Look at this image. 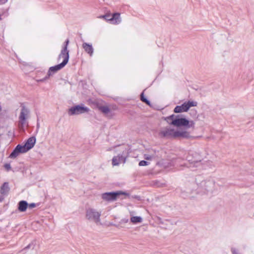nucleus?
Returning <instances> with one entry per match:
<instances>
[{"mask_svg": "<svg viewBox=\"0 0 254 254\" xmlns=\"http://www.w3.org/2000/svg\"><path fill=\"white\" fill-rule=\"evenodd\" d=\"M183 160L186 159L189 163L190 165L188 167H198L201 165V157L200 155L192 151L188 152L182 157Z\"/></svg>", "mask_w": 254, "mask_h": 254, "instance_id": "nucleus-3", "label": "nucleus"}, {"mask_svg": "<svg viewBox=\"0 0 254 254\" xmlns=\"http://www.w3.org/2000/svg\"><path fill=\"white\" fill-rule=\"evenodd\" d=\"M90 109L87 107H86L84 104L75 105L70 108L68 111V114L69 116H73L75 115H80L85 113H88Z\"/></svg>", "mask_w": 254, "mask_h": 254, "instance_id": "nucleus-7", "label": "nucleus"}, {"mask_svg": "<svg viewBox=\"0 0 254 254\" xmlns=\"http://www.w3.org/2000/svg\"><path fill=\"white\" fill-rule=\"evenodd\" d=\"M101 212L93 208H89L86 210V217L89 220L98 223L100 221Z\"/></svg>", "mask_w": 254, "mask_h": 254, "instance_id": "nucleus-11", "label": "nucleus"}, {"mask_svg": "<svg viewBox=\"0 0 254 254\" xmlns=\"http://www.w3.org/2000/svg\"><path fill=\"white\" fill-rule=\"evenodd\" d=\"M7 0H0V5L5 3Z\"/></svg>", "mask_w": 254, "mask_h": 254, "instance_id": "nucleus-31", "label": "nucleus"}, {"mask_svg": "<svg viewBox=\"0 0 254 254\" xmlns=\"http://www.w3.org/2000/svg\"><path fill=\"white\" fill-rule=\"evenodd\" d=\"M179 160H180V158H177V159L173 160V162H174L175 164L178 165V163L179 162Z\"/></svg>", "mask_w": 254, "mask_h": 254, "instance_id": "nucleus-30", "label": "nucleus"}, {"mask_svg": "<svg viewBox=\"0 0 254 254\" xmlns=\"http://www.w3.org/2000/svg\"><path fill=\"white\" fill-rule=\"evenodd\" d=\"M28 203L25 200H21L18 203V209L20 212H24L27 209Z\"/></svg>", "mask_w": 254, "mask_h": 254, "instance_id": "nucleus-18", "label": "nucleus"}, {"mask_svg": "<svg viewBox=\"0 0 254 254\" xmlns=\"http://www.w3.org/2000/svg\"><path fill=\"white\" fill-rule=\"evenodd\" d=\"M170 124L178 127H187L189 128L193 127L194 126L193 121H189L186 118L180 117L179 116H176L175 119Z\"/></svg>", "mask_w": 254, "mask_h": 254, "instance_id": "nucleus-4", "label": "nucleus"}, {"mask_svg": "<svg viewBox=\"0 0 254 254\" xmlns=\"http://www.w3.org/2000/svg\"><path fill=\"white\" fill-rule=\"evenodd\" d=\"M5 196V195H3V194H1L0 193V202H1L3 201V200H4Z\"/></svg>", "mask_w": 254, "mask_h": 254, "instance_id": "nucleus-29", "label": "nucleus"}, {"mask_svg": "<svg viewBox=\"0 0 254 254\" xmlns=\"http://www.w3.org/2000/svg\"><path fill=\"white\" fill-rule=\"evenodd\" d=\"M24 153L25 152L22 149V145L18 144L10 153L9 157L11 159H14L17 157L19 155V154Z\"/></svg>", "mask_w": 254, "mask_h": 254, "instance_id": "nucleus-14", "label": "nucleus"}, {"mask_svg": "<svg viewBox=\"0 0 254 254\" xmlns=\"http://www.w3.org/2000/svg\"><path fill=\"white\" fill-rule=\"evenodd\" d=\"M149 164V163L145 160H142L139 162V166H145L148 165Z\"/></svg>", "mask_w": 254, "mask_h": 254, "instance_id": "nucleus-23", "label": "nucleus"}, {"mask_svg": "<svg viewBox=\"0 0 254 254\" xmlns=\"http://www.w3.org/2000/svg\"><path fill=\"white\" fill-rule=\"evenodd\" d=\"M4 168L7 170H9L11 169V166L10 164L6 163L4 165Z\"/></svg>", "mask_w": 254, "mask_h": 254, "instance_id": "nucleus-25", "label": "nucleus"}, {"mask_svg": "<svg viewBox=\"0 0 254 254\" xmlns=\"http://www.w3.org/2000/svg\"><path fill=\"white\" fill-rule=\"evenodd\" d=\"M126 161L125 158L122 154H119L117 156L113 157L112 159V164L113 166H117L120 163H124Z\"/></svg>", "mask_w": 254, "mask_h": 254, "instance_id": "nucleus-15", "label": "nucleus"}, {"mask_svg": "<svg viewBox=\"0 0 254 254\" xmlns=\"http://www.w3.org/2000/svg\"><path fill=\"white\" fill-rule=\"evenodd\" d=\"M176 130L174 128L167 126L162 127L158 132V135L161 138L167 139L175 138L176 135H175V134L176 133Z\"/></svg>", "mask_w": 254, "mask_h": 254, "instance_id": "nucleus-6", "label": "nucleus"}, {"mask_svg": "<svg viewBox=\"0 0 254 254\" xmlns=\"http://www.w3.org/2000/svg\"><path fill=\"white\" fill-rule=\"evenodd\" d=\"M36 127H37V131H38V130L39 129V128L40 127V124L38 122L37 123Z\"/></svg>", "mask_w": 254, "mask_h": 254, "instance_id": "nucleus-32", "label": "nucleus"}, {"mask_svg": "<svg viewBox=\"0 0 254 254\" xmlns=\"http://www.w3.org/2000/svg\"><path fill=\"white\" fill-rule=\"evenodd\" d=\"M36 206V204L35 203H31L30 204H28V207H29L30 209L33 208L35 207Z\"/></svg>", "mask_w": 254, "mask_h": 254, "instance_id": "nucleus-26", "label": "nucleus"}, {"mask_svg": "<svg viewBox=\"0 0 254 254\" xmlns=\"http://www.w3.org/2000/svg\"><path fill=\"white\" fill-rule=\"evenodd\" d=\"M29 114L30 110L25 106H22L19 116L18 126L20 128H23L26 125Z\"/></svg>", "mask_w": 254, "mask_h": 254, "instance_id": "nucleus-8", "label": "nucleus"}, {"mask_svg": "<svg viewBox=\"0 0 254 254\" xmlns=\"http://www.w3.org/2000/svg\"><path fill=\"white\" fill-rule=\"evenodd\" d=\"M120 15V13L119 12H115L113 14L107 13L105 15L100 16L99 18L104 19L107 21H109L111 24L117 25L122 21Z\"/></svg>", "mask_w": 254, "mask_h": 254, "instance_id": "nucleus-5", "label": "nucleus"}, {"mask_svg": "<svg viewBox=\"0 0 254 254\" xmlns=\"http://www.w3.org/2000/svg\"><path fill=\"white\" fill-rule=\"evenodd\" d=\"M120 195H128V193L123 191L105 192L102 194V198L106 201H112L116 200Z\"/></svg>", "mask_w": 254, "mask_h": 254, "instance_id": "nucleus-10", "label": "nucleus"}, {"mask_svg": "<svg viewBox=\"0 0 254 254\" xmlns=\"http://www.w3.org/2000/svg\"><path fill=\"white\" fill-rule=\"evenodd\" d=\"M82 48L84 51L89 55L90 56H92L93 54L94 49L92 44H88L86 42H84L82 44Z\"/></svg>", "mask_w": 254, "mask_h": 254, "instance_id": "nucleus-16", "label": "nucleus"}, {"mask_svg": "<svg viewBox=\"0 0 254 254\" xmlns=\"http://www.w3.org/2000/svg\"><path fill=\"white\" fill-rule=\"evenodd\" d=\"M197 105V103L196 101H188L184 102L181 105L177 106L175 108L174 112L176 113L186 112H187L191 107H195Z\"/></svg>", "mask_w": 254, "mask_h": 254, "instance_id": "nucleus-9", "label": "nucleus"}, {"mask_svg": "<svg viewBox=\"0 0 254 254\" xmlns=\"http://www.w3.org/2000/svg\"><path fill=\"white\" fill-rule=\"evenodd\" d=\"M144 158L146 160H150L152 158V156L150 155L145 154Z\"/></svg>", "mask_w": 254, "mask_h": 254, "instance_id": "nucleus-28", "label": "nucleus"}, {"mask_svg": "<svg viewBox=\"0 0 254 254\" xmlns=\"http://www.w3.org/2000/svg\"><path fill=\"white\" fill-rule=\"evenodd\" d=\"M140 100L142 102L146 103L149 106H150V102L147 98L144 97L143 92H142L140 95Z\"/></svg>", "mask_w": 254, "mask_h": 254, "instance_id": "nucleus-21", "label": "nucleus"}, {"mask_svg": "<svg viewBox=\"0 0 254 254\" xmlns=\"http://www.w3.org/2000/svg\"><path fill=\"white\" fill-rule=\"evenodd\" d=\"M1 106H0V111H1Z\"/></svg>", "mask_w": 254, "mask_h": 254, "instance_id": "nucleus-33", "label": "nucleus"}, {"mask_svg": "<svg viewBox=\"0 0 254 254\" xmlns=\"http://www.w3.org/2000/svg\"><path fill=\"white\" fill-rule=\"evenodd\" d=\"M69 41L66 39L63 44L62 49L60 55L58 56V61L61 58H63V61L60 64L51 66L49 68L47 74L43 78L37 79L38 82H44L48 79L50 76L57 72L58 70L63 68L68 63L69 60V51L67 50Z\"/></svg>", "mask_w": 254, "mask_h": 254, "instance_id": "nucleus-1", "label": "nucleus"}, {"mask_svg": "<svg viewBox=\"0 0 254 254\" xmlns=\"http://www.w3.org/2000/svg\"><path fill=\"white\" fill-rule=\"evenodd\" d=\"M231 252L232 254H239L238 252V251L237 249L235 248H231Z\"/></svg>", "mask_w": 254, "mask_h": 254, "instance_id": "nucleus-27", "label": "nucleus"}, {"mask_svg": "<svg viewBox=\"0 0 254 254\" xmlns=\"http://www.w3.org/2000/svg\"><path fill=\"white\" fill-rule=\"evenodd\" d=\"M100 109L105 114H108L110 112V109L107 106L101 107Z\"/></svg>", "mask_w": 254, "mask_h": 254, "instance_id": "nucleus-22", "label": "nucleus"}, {"mask_svg": "<svg viewBox=\"0 0 254 254\" xmlns=\"http://www.w3.org/2000/svg\"><path fill=\"white\" fill-rule=\"evenodd\" d=\"M36 139L35 136H32L29 137L26 141L24 145H22V149L24 150L25 152H28L29 150L32 148L35 143Z\"/></svg>", "mask_w": 254, "mask_h": 254, "instance_id": "nucleus-12", "label": "nucleus"}, {"mask_svg": "<svg viewBox=\"0 0 254 254\" xmlns=\"http://www.w3.org/2000/svg\"><path fill=\"white\" fill-rule=\"evenodd\" d=\"M9 190L8 183L4 182L0 187V193L3 195H7Z\"/></svg>", "mask_w": 254, "mask_h": 254, "instance_id": "nucleus-17", "label": "nucleus"}, {"mask_svg": "<svg viewBox=\"0 0 254 254\" xmlns=\"http://www.w3.org/2000/svg\"><path fill=\"white\" fill-rule=\"evenodd\" d=\"M130 222L133 224L141 223L142 221V218L140 216H132L130 218Z\"/></svg>", "mask_w": 254, "mask_h": 254, "instance_id": "nucleus-20", "label": "nucleus"}, {"mask_svg": "<svg viewBox=\"0 0 254 254\" xmlns=\"http://www.w3.org/2000/svg\"><path fill=\"white\" fill-rule=\"evenodd\" d=\"M176 117V116H175L174 115H171L166 118V120L168 122H169L170 120L172 122L175 119Z\"/></svg>", "mask_w": 254, "mask_h": 254, "instance_id": "nucleus-24", "label": "nucleus"}, {"mask_svg": "<svg viewBox=\"0 0 254 254\" xmlns=\"http://www.w3.org/2000/svg\"><path fill=\"white\" fill-rule=\"evenodd\" d=\"M196 188H194L192 191H194L196 193L207 194L212 192L214 188L215 182L211 178L205 179L203 176L198 175L195 181Z\"/></svg>", "mask_w": 254, "mask_h": 254, "instance_id": "nucleus-2", "label": "nucleus"}, {"mask_svg": "<svg viewBox=\"0 0 254 254\" xmlns=\"http://www.w3.org/2000/svg\"><path fill=\"white\" fill-rule=\"evenodd\" d=\"M36 245V240H32L30 243H29L26 247H25L23 249H22L21 251H23L24 250H27L28 249H34Z\"/></svg>", "mask_w": 254, "mask_h": 254, "instance_id": "nucleus-19", "label": "nucleus"}, {"mask_svg": "<svg viewBox=\"0 0 254 254\" xmlns=\"http://www.w3.org/2000/svg\"><path fill=\"white\" fill-rule=\"evenodd\" d=\"M175 138H182L184 139H189L191 137L190 133L184 129L176 130Z\"/></svg>", "mask_w": 254, "mask_h": 254, "instance_id": "nucleus-13", "label": "nucleus"}]
</instances>
